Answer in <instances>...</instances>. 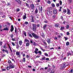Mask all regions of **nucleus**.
I'll use <instances>...</instances> for the list:
<instances>
[{"mask_svg":"<svg viewBox=\"0 0 73 73\" xmlns=\"http://www.w3.org/2000/svg\"><path fill=\"white\" fill-rule=\"evenodd\" d=\"M8 63H9V65H10V64H11L12 63V62H11V61L10 60H9L8 61Z\"/></svg>","mask_w":73,"mask_h":73,"instance_id":"nucleus-31","label":"nucleus"},{"mask_svg":"<svg viewBox=\"0 0 73 73\" xmlns=\"http://www.w3.org/2000/svg\"><path fill=\"white\" fill-rule=\"evenodd\" d=\"M50 73H54V70H52Z\"/></svg>","mask_w":73,"mask_h":73,"instance_id":"nucleus-34","label":"nucleus"},{"mask_svg":"<svg viewBox=\"0 0 73 73\" xmlns=\"http://www.w3.org/2000/svg\"><path fill=\"white\" fill-rule=\"evenodd\" d=\"M69 25H67L66 26V28L67 29H69Z\"/></svg>","mask_w":73,"mask_h":73,"instance_id":"nucleus-48","label":"nucleus"},{"mask_svg":"<svg viewBox=\"0 0 73 73\" xmlns=\"http://www.w3.org/2000/svg\"><path fill=\"white\" fill-rule=\"evenodd\" d=\"M2 50L3 53H4V51H5V52H6V53H7V54H8L9 53L8 51V50H4V49H3Z\"/></svg>","mask_w":73,"mask_h":73,"instance_id":"nucleus-11","label":"nucleus"},{"mask_svg":"<svg viewBox=\"0 0 73 73\" xmlns=\"http://www.w3.org/2000/svg\"><path fill=\"white\" fill-rule=\"evenodd\" d=\"M55 17H56V15H53L52 16V18L53 19H55Z\"/></svg>","mask_w":73,"mask_h":73,"instance_id":"nucleus-59","label":"nucleus"},{"mask_svg":"<svg viewBox=\"0 0 73 73\" xmlns=\"http://www.w3.org/2000/svg\"><path fill=\"white\" fill-rule=\"evenodd\" d=\"M64 38L65 39V40H68V38H66L65 37H64Z\"/></svg>","mask_w":73,"mask_h":73,"instance_id":"nucleus-60","label":"nucleus"},{"mask_svg":"<svg viewBox=\"0 0 73 73\" xmlns=\"http://www.w3.org/2000/svg\"><path fill=\"white\" fill-rule=\"evenodd\" d=\"M23 33L24 35L26 37L27 36V33L25 31H23Z\"/></svg>","mask_w":73,"mask_h":73,"instance_id":"nucleus-28","label":"nucleus"},{"mask_svg":"<svg viewBox=\"0 0 73 73\" xmlns=\"http://www.w3.org/2000/svg\"><path fill=\"white\" fill-rule=\"evenodd\" d=\"M39 11H40V12H42V6H41L40 9V8L39 7Z\"/></svg>","mask_w":73,"mask_h":73,"instance_id":"nucleus-24","label":"nucleus"},{"mask_svg":"<svg viewBox=\"0 0 73 73\" xmlns=\"http://www.w3.org/2000/svg\"><path fill=\"white\" fill-rule=\"evenodd\" d=\"M25 42H29V40H28L27 39H25Z\"/></svg>","mask_w":73,"mask_h":73,"instance_id":"nucleus-20","label":"nucleus"},{"mask_svg":"<svg viewBox=\"0 0 73 73\" xmlns=\"http://www.w3.org/2000/svg\"><path fill=\"white\" fill-rule=\"evenodd\" d=\"M15 1L17 3L21 5V2L20 0H15Z\"/></svg>","mask_w":73,"mask_h":73,"instance_id":"nucleus-6","label":"nucleus"},{"mask_svg":"<svg viewBox=\"0 0 73 73\" xmlns=\"http://www.w3.org/2000/svg\"><path fill=\"white\" fill-rule=\"evenodd\" d=\"M44 55L46 56H48V54H47V53H45Z\"/></svg>","mask_w":73,"mask_h":73,"instance_id":"nucleus-54","label":"nucleus"},{"mask_svg":"<svg viewBox=\"0 0 73 73\" xmlns=\"http://www.w3.org/2000/svg\"><path fill=\"white\" fill-rule=\"evenodd\" d=\"M11 44H12V45H13V46H15V43L13 42H11Z\"/></svg>","mask_w":73,"mask_h":73,"instance_id":"nucleus-46","label":"nucleus"},{"mask_svg":"<svg viewBox=\"0 0 73 73\" xmlns=\"http://www.w3.org/2000/svg\"><path fill=\"white\" fill-rule=\"evenodd\" d=\"M13 31H14V27H13V25H11L10 31L11 32H12Z\"/></svg>","mask_w":73,"mask_h":73,"instance_id":"nucleus-7","label":"nucleus"},{"mask_svg":"<svg viewBox=\"0 0 73 73\" xmlns=\"http://www.w3.org/2000/svg\"><path fill=\"white\" fill-rule=\"evenodd\" d=\"M12 41H15L16 40V39H15V38H12Z\"/></svg>","mask_w":73,"mask_h":73,"instance_id":"nucleus-53","label":"nucleus"},{"mask_svg":"<svg viewBox=\"0 0 73 73\" xmlns=\"http://www.w3.org/2000/svg\"><path fill=\"white\" fill-rule=\"evenodd\" d=\"M23 62H25L26 60H25V58H23L22 59Z\"/></svg>","mask_w":73,"mask_h":73,"instance_id":"nucleus-30","label":"nucleus"},{"mask_svg":"<svg viewBox=\"0 0 73 73\" xmlns=\"http://www.w3.org/2000/svg\"><path fill=\"white\" fill-rule=\"evenodd\" d=\"M30 7L32 9H33L35 8V6L33 4H32L30 5Z\"/></svg>","mask_w":73,"mask_h":73,"instance_id":"nucleus-9","label":"nucleus"},{"mask_svg":"<svg viewBox=\"0 0 73 73\" xmlns=\"http://www.w3.org/2000/svg\"><path fill=\"white\" fill-rule=\"evenodd\" d=\"M10 69V67H9L8 66H7V70H9Z\"/></svg>","mask_w":73,"mask_h":73,"instance_id":"nucleus-45","label":"nucleus"},{"mask_svg":"<svg viewBox=\"0 0 73 73\" xmlns=\"http://www.w3.org/2000/svg\"><path fill=\"white\" fill-rule=\"evenodd\" d=\"M22 40L19 41V44L20 45H22Z\"/></svg>","mask_w":73,"mask_h":73,"instance_id":"nucleus-27","label":"nucleus"},{"mask_svg":"<svg viewBox=\"0 0 73 73\" xmlns=\"http://www.w3.org/2000/svg\"><path fill=\"white\" fill-rule=\"evenodd\" d=\"M26 58H29V55H27L26 56Z\"/></svg>","mask_w":73,"mask_h":73,"instance_id":"nucleus-56","label":"nucleus"},{"mask_svg":"<svg viewBox=\"0 0 73 73\" xmlns=\"http://www.w3.org/2000/svg\"><path fill=\"white\" fill-rule=\"evenodd\" d=\"M10 36L11 38H13V34H12L11 35H10Z\"/></svg>","mask_w":73,"mask_h":73,"instance_id":"nucleus-50","label":"nucleus"},{"mask_svg":"<svg viewBox=\"0 0 73 73\" xmlns=\"http://www.w3.org/2000/svg\"><path fill=\"white\" fill-rule=\"evenodd\" d=\"M6 45L7 44H4V46H3V48H4V49H7V46H6Z\"/></svg>","mask_w":73,"mask_h":73,"instance_id":"nucleus-25","label":"nucleus"},{"mask_svg":"<svg viewBox=\"0 0 73 73\" xmlns=\"http://www.w3.org/2000/svg\"><path fill=\"white\" fill-rule=\"evenodd\" d=\"M26 7H27V8H28V7L29 8V5L28 4V3H26Z\"/></svg>","mask_w":73,"mask_h":73,"instance_id":"nucleus-47","label":"nucleus"},{"mask_svg":"<svg viewBox=\"0 0 73 73\" xmlns=\"http://www.w3.org/2000/svg\"><path fill=\"white\" fill-rule=\"evenodd\" d=\"M3 44V42H0V45L1 46Z\"/></svg>","mask_w":73,"mask_h":73,"instance_id":"nucleus-55","label":"nucleus"},{"mask_svg":"<svg viewBox=\"0 0 73 73\" xmlns=\"http://www.w3.org/2000/svg\"><path fill=\"white\" fill-rule=\"evenodd\" d=\"M45 59V57H43V58H41V60H44Z\"/></svg>","mask_w":73,"mask_h":73,"instance_id":"nucleus-35","label":"nucleus"},{"mask_svg":"<svg viewBox=\"0 0 73 73\" xmlns=\"http://www.w3.org/2000/svg\"><path fill=\"white\" fill-rule=\"evenodd\" d=\"M47 25L46 24L44 25V26H43V30L44 31H45L46 30V27Z\"/></svg>","mask_w":73,"mask_h":73,"instance_id":"nucleus-14","label":"nucleus"},{"mask_svg":"<svg viewBox=\"0 0 73 73\" xmlns=\"http://www.w3.org/2000/svg\"><path fill=\"white\" fill-rule=\"evenodd\" d=\"M16 55L17 56H19V57L21 56V55H20V52L18 51L16 52Z\"/></svg>","mask_w":73,"mask_h":73,"instance_id":"nucleus-12","label":"nucleus"},{"mask_svg":"<svg viewBox=\"0 0 73 73\" xmlns=\"http://www.w3.org/2000/svg\"><path fill=\"white\" fill-rule=\"evenodd\" d=\"M41 36L42 37H45V35H44V34L42 33V35H41Z\"/></svg>","mask_w":73,"mask_h":73,"instance_id":"nucleus-41","label":"nucleus"},{"mask_svg":"<svg viewBox=\"0 0 73 73\" xmlns=\"http://www.w3.org/2000/svg\"><path fill=\"white\" fill-rule=\"evenodd\" d=\"M64 29H65V27H64V26L61 27V28L60 29V30H61V31H63V30H64Z\"/></svg>","mask_w":73,"mask_h":73,"instance_id":"nucleus-17","label":"nucleus"},{"mask_svg":"<svg viewBox=\"0 0 73 73\" xmlns=\"http://www.w3.org/2000/svg\"><path fill=\"white\" fill-rule=\"evenodd\" d=\"M37 51H38V48H36L35 49V54H38V52Z\"/></svg>","mask_w":73,"mask_h":73,"instance_id":"nucleus-13","label":"nucleus"},{"mask_svg":"<svg viewBox=\"0 0 73 73\" xmlns=\"http://www.w3.org/2000/svg\"><path fill=\"white\" fill-rule=\"evenodd\" d=\"M67 14H68L69 15H70V10L68 9H67Z\"/></svg>","mask_w":73,"mask_h":73,"instance_id":"nucleus-15","label":"nucleus"},{"mask_svg":"<svg viewBox=\"0 0 73 73\" xmlns=\"http://www.w3.org/2000/svg\"><path fill=\"white\" fill-rule=\"evenodd\" d=\"M40 70H44V68H41L40 69Z\"/></svg>","mask_w":73,"mask_h":73,"instance_id":"nucleus-61","label":"nucleus"},{"mask_svg":"<svg viewBox=\"0 0 73 73\" xmlns=\"http://www.w3.org/2000/svg\"><path fill=\"white\" fill-rule=\"evenodd\" d=\"M15 33H17V28H16V27H15Z\"/></svg>","mask_w":73,"mask_h":73,"instance_id":"nucleus-49","label":"nucleus"},{"mask_svg":"<svg viewBox=\"0 0 73 73\" xmlns=\"http://www.w3.org/2000/svg\"><path fill=\"white\" fill-rule=\"evenodd\" d=\"M9 50H10L11 53H13V51H12V48H9Z\"/></svg>","mask_w":73,"mask_h":73,"instance_id":"nucleus-52","label":"nucleus"},{"mask_svg":"<svg viewBox=\"0 0 73 73\" xmlns=\"http://www.w3.org/2000/svg\"><path fill=\"white\" fill-rule=\"evenodd\" d=\"M33 43V45H34V46H36V42H34Z\"/></svg>","mask_w":73,"mask_h":73,"instance_id":"nucleus-58","label":"nucleus"},{"mask_svg":"<svg viewBox=\"0 0 73 73\" xmlns=\"http://www.w3.org/2000/svg\"><path fill=\"white\" fill-rule=\"evenodd\" d=\"M35 13L36 14V13H38V10H37V9H36L35 11Z\"/></svg>","mask_w":73,"mask_h":73,"instance_id":"nucleus-32","label":"nucleus"},{"mask_svg":"<svg viewBox=\"0 0 73 73\" xmlns=\"http://www.w3.org/2000/svg\"><path fill=\"white\" fill-rule=\"evenodd\" d=\"M30 42H27L26 44V46H29Z\"/></svg>","mask_w":73,"mask_h":73,"instance_id":"nucleus-21","label":"nucleus"},{"mask_svg":"<svg viewBox=\"0 0 73 73\" xmlns=\"http://www.w3.org/2000/svg\"><path fill=\"white\" fill-rule=\"evenodd\" d=\"M66 33H67V35H69V32H67Z\"/></svg>","mask_w":73,"mask_h":73,"instance_id":"nucleus-64","label":"nucleus"},{"mask_svg":"<svg viewBox=\"0 0 73 73\" xmlns=\"http://www.w3.org/2000/svg\"><path fill=\"white\" fill-rule=\"evenodd\" d=\"M62 66H60V69L61 70H62L63 69L65 68L66 67V63H64L62 64Z\"/></svg>","mask_w":73,"mask_h":73,"instance_id":"nucleus-4","label":"nucleus"},{"mask_svg":"<svg viewBox=\"0 0 73 73\" xmlns=\"http://www.w3.org/2000/svg\"><path fill=\"white\" fill-rule=\"evenodd\" d=\"M42 42H43V44L45 45H47V44H46V43L45 42H44V41H42Z\"/></svg>","mask_w":73,"mask_h":73,"instance_id":"nucleus-36","label":"nucleus"},{"mask_svg":"<svg viewBox=\"0 0 73 73\" xmlns=\"http://www.w3.org/2000/svg\"><path fill=\"white\" fill-rule=\"evenodd\" d=\"M2 30H3L4 31H8L9 29L8 28L6 27V28L4 29H2Z\"/></svg>","mask_w":73,"mask_h":73,"instance_id":"nucleus-29","label":"nucleus"},{"mask_svg":"<svg viewBox=\"0 0 73 73\" xmlns=\"http://www.w3.org/2000/svg\"><path fill=\"white\" fill-rule=\"evenodd\" d=\"M69 45V42H68L66 43V46H68Z\"/></svg>","mask_w":73,"mask_h":73,"instance_id":"nucleus-40","label":"nucleus"},{"mask_svg":"<svg viewBox=\"0 0 73 73\" xmlns=\"http://www.w3.org/2000/svg\"><path fill=\"white\" fill-rule=\"evenodd\" d=\"M52 7H53V8H54V7H55V5H54V3L52 4Z\"/></svg>","mask_w":73,"mask_h":73,"instance_id":"nucleus-38","label":"nucleus"},{"mask_svg":"<svg viewBox=\"0 0 73 73\" xmlns=\"http://www.w3.org/2000/svg\"><path fill=\"white\" fill-rule=\"evenodd\" d=\"M31 17H32V21L31 22H33V23H34V19H33V18H34V17H33V16H31Z\"/></svg>","mask_w":73,"mask_h":73,"instance_id":"nucleus-22","label":"nucleus"},{"mask_svg":"<svg viewBox=\"0 0 73 73\" xmlns=\"http://www.w3.org/2000/svg\"><path fill=\"white\" fill-rule=\"evenodd\" d=\"M28 35H29V37H31V38L33 37V36H32V35H31V33H29L28 34Z\"/></svg>","mask_w":73,"mask_h":73,"instance_id":"nucleus-23","label":"nucleus"},{"mask_svg":"<svg viewBox=\"0 0 73 73\" xmlns=\"http://www.w3.org/2000/svg\"><path fill=\"white\" fill-rule=\"evenodd\" d=\"M9 66L11 69H13L15 68V65H13L12 63L9 65Z\"/></svg>","mask_w":73,"mask_h":73,"instance_id":"nucleus-5","label":"nucleus"},{"mask_svg":"<svg viewBox=\"0 0 73 73\" xmlns=\"http://www.w3.org/2000/svg\"><path fill=\"white\" fill-rule=\"evenodd\" d=\"M47 14L49 16H51L52 15V14H53V12L52 11H51L49 10H47Z\"/></svg>","mask_w":73,"mask_h":73,"instance_id":"nucleus-3","label":"nucleus"},{"mask_svg":"<svg viewBox=\"0 0 73 73\" xmlns=\"http://www.w3.org/2000/svg\"><path fill=\"white\" fill-rule=\"evenodd\" d=\"M68 4H70L72 2V0H68Z\"/></svg>","mask_w":73,"mask_h":73,"instance_id":"nucleus-26","label":"nucleus"},{"mask_svg":"<svg viewBox=\"0 0 73 73\" xmlns=\"http://www.w3.org/2000/svg\"><path fill=\"white\" fill-rule=\"evenodd\" d=\"M25 15H23V19L24 20H25L27 18V14L26 13H25Z\"/></svg>","mask_w":73,"mask_h":73,"instance_id":"nucleus-16","label":"nucleus"},{"mask_svg":"<svg viewBox=\"0 0 73 73\" xmlns=\"http://www.w3.org/2000/svg\"><path fill=\"white\" fill-rule=\"evenodd\" d=\"M37 27H40V24H37L36 25Z\"/></svg>","mask_w":73,"mask_h":73,"instance_id":"nucleus-62","label":"nucleus"},{"mask_svg":"<svg viewBox=\"0 0 73 73\" xmlns=\"http://www.w3.org/2000/svg\"><path fill=\"white\" fill-rule=\"evenodd\" d=\"M47 3H48V4H51V2H50V1L48 0L47 1Z\"/></svg>","mask_w":73,"mask_h":73,"instance_id":"nucleus-44","label":"nucleus"},{"mask_svg":"<svg viewBox=\"0 0 73 73\" xmlns=\"http://www.w3.org/2000/svg\"><path fill=\"white\" fill-rule=\"evenodd\" d=\"M47 41V42L48 44H50V39L48 38Z\"/></svg>","mask_w":73,"mask_h":73,"instance_id":"nucleus-18","label":"nucleus"},{"mask_svg":"<svg viewBox=\"0 0 73 73\" xmlns=\"http://www.w3.org/2000/svg\"><path fill=\"white\" fill-rule=\"evenodd\" d=\"M50 70H51V69H50V68H48V70H47V71H48V72H50Z\"/></svg>","mask_w":73,"mask_h":73,"instance_id":"nucleus-39","label":"nucleus"},{"mask_svg":"<svg viewBox=\"0 0 73 73\" xmlns=\"http://www.w3.org/2000/svg\"><path fill=\"white\" fill-rule=\"evenodd\" d=\"M8 46H9L8 47H9V49L11 48V46H10L9 44H8Z\"/></svg>","mask_w":73,"mask_h":73,"instance_id":"nucleus-51","label":"nucleus"},{"mask_svg":"<svg viewBox=\"0 0 73 73\" xmlns=\"http://www.w3.org/2000/svg\"><path fill=\"white\" fill-rule=\"evenodd\" d=\"M25 24H26V25H27V24H28V22H25Z\"/></svg>","mask_w":73,"mask_h":73,"instance_id":"nucleus-63","label":"nucleus"},{"mask_svg":"<svg viewBox=\"0 0 73 73\" xmlns=\"http://www.w3.org/2000/svg\"><path fill=\"white\" fill-rule=\"evenodd\" d=\"M59 26V24L57 23L55 24V27H58Z\"/></svg>","mask_w":73,"mask_h":73,"instance_id":"nucleus-19","label":"nucleus"},{"mask_svg":"<svg viewBox=\"0 0 73 73\" xmlns=\"http://www.w3.org/2000/svg\"><path fill=\"white\" fill-rule=\"evenodd\" d=\"M33 28L32 30L33 31H37V28H36V25L35 24H32Z\"/></svg>","mask_w":73,"mask_h":73,"instance_id":"nucleus-1","label":"nucleus"},{"mask_svg":"<svg viewBox=\"0 0 73 73\" xmlns=\"http://www.w3.org/2000/svg\"><path fill=\"white\" fill-rule=\"evenodd\" d=\"M56 6L57 7H60V3H57V4H56Z\"/></svg>","mask_w":73,"mask_h":73,"instance_id":"nucleus-42","label":"nucleus"},{"mask_svg":"<svg viewBox=\"0 0 73 73\" xmlns=\"http://www.w3.org/2000/svg\"><path fill=\"white\" fill-rule=\"evenodd\" d=\"M38 53H39V54H40V55H41V53H41V51H39L38 52Z\"/></svg>","mask_w":73,"mask_h":73,"instance_id":"nucleus-43","label":"nucleus"},{"mask_svg":"<svg viewBox=\"0 0 73 73\" xmlns=\"http://www.w3.org/2000/svg\"><path fill=\"white\" fill-rule=\"evenodd\" d=\"M66 9H64L63 11V13H66Z\"/></svg>","mask_w":73,"mask_h":73,"instance_id":"nucleus-33","label":"nucleus"},{"mask_svg":"<svg viewBox=\"0 0 73 73\" xmlns=\"http://www.w3.org/2000/svg\"><path fill=\"white\" fill-rule=\"evenodd\" d=\"M57 10L54 9L53 10V12L54 15H56V14H57Z\"/></svg>","mask_w":73,"mask_h":73,"instance_id":"nucleus-10","label":"nucleus"},{"mask_svg":"<svg viewBox=\"0 0 73 73\" xmlns=\"http://www.w3.org/2000/svg\"><path fill=\"white\" fill-rule=\"evenodd\" d=\"M59 3L60 4V5H62V1L61 0H60L59 1Z\"/></svg>","mask_w":73,"mask_h":73,"instance_id":"nucleus-37","label":"nucleus"},{"mask_svg":"<svg viewBox=\"0 0 73 73\" xmlns=\"http://www.w3.org/2000/svg\"><path fill=\"white\" fill-rule=\"evenodd\" d=\"M72 52H70L69 51V52H67V56L68 57L69 55L70 56H73V54H72Z\"/></svg>","mask_w":73,"mask_h":73,"instance_id":"nucleus-8","label":"nucleus"},{"mask_svg":"<svg viewBox=\"0 0 73 73\" xmlns=\"http://www.w3.org/2000/svg\"><path fill=\"white\" fill-rule=\"evenodd\" d=\"M33 37L36 39H38L39 38V36L37 34H35L34 33H31Z\"/></svg>","mask_w":73,"mask_h":73,"instance_id":"nucleus-2","label":"nucleus"},{"mask_svg":"<svg viewBox=\"0 0 73 73\" xmlns=\"http://www.w3.org/2000/svg\"><path fill=\"white\" fill-rule=\"evenodd\" d=\"M70 72V73H73V69H71Z\"/></svg>","mask_w":73,"mask_h":73,"instance_id":"nucleus-57","label":"nucleus"}]
</instances>
